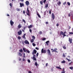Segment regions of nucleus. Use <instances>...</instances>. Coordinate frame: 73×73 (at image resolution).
Returning a JSON list of instances; mask_svg holds the SVG:
<instances>
[{"label":"nucleus","mask_w":73,"mask_h":73,"mask_svg":"<svg viewBox=\"0 0 73 73\" xmlns=\"http://www.w3.org/2000/svg\"><path fill=\"white\" fill-rule=\"evenodd\" d=\"M40 3L41 5H42V4L43 3V2L42 1H40Z\"/></svg>","instance_id":"2f4dec72"},{"label":"nucleus","mask_w":73,"mask_h":73,"mask_svg":"<svg viewBox=\"0 0 73 73\" xmlns=\"http://www.w3.org/2000/svg\"><path fill=\"white\" fill-rule=\"evenodd\" d=\"M29 73H32V72L31 71H29Z\"/></svg>","instance_id":"0e129e2a"},{"label":"nucleus","mask_w":73,"mask_h":73,"mask_svg":"<svg viewBox=\"0 0 73 73\" xmlns=\"http://www.w3.org/2000/svg\"><path fill=\"white\" fill-rule=\"evenodd\" d=\"M65 70H64V68H63V70H62V72H61V73H65Z\"/></svg>","instance_id":"5701e85b"},{"label":"nucleus","mask_w":73,"mask_h":73,"mask_svg":"<svg viewBox=\"0 0 73 73\" xmlns=\"http://www.w3.org/2000/svg\"><path fill=\"white\" fill-rule=\"evenodd\" d=\"M18 40H20L21 39V37L18 36Z\"/></svg>","instance_id":"c9c22d12"},{"label":"nucleus","mask_w":73,"mask_h":73,"mask_svg":"<svg viewBox=\"0 0 73 73\" xmlns=\"http://www.w3.org/2000/svg\"><path fill=\"white\" fill-rule=\"evenodd\" d=\"M46 11L44 12V15H46Z\"/></svg>","instance_id":"680f3d73"},{"label":"nucleus","mask_w":73,"mask_h":73,"mask_svg":"<svg viewBox=\"0 0 73 73\" xmlns=\"http://www.w3.org/2000/svg\"><path fill=\"white\" fill-rule=\"evenodd\" d=\"M26 51L28 53H30V51H29V50H26Z\"/></svg>","instance_id":"cd10ccee"},{"label":"nucleus","mask_w":73,"mask_h":73,"mask_svg":"<svg viewBox=\"0 0 73 73\" xmlns=\"http://www.w3.org/2000/svg\"><path fill=\"white\" fill-rule=\"evenodd\" d=\"M27 15H28V16H30V15H29V13H27Z\"/></svg>","instance_id":"37998d69"},{"label":"nucleus","mask_w":73,"mask_h":73,"mask_svg":"<svg viewBox=\"0 0 73 73\" xmlns=\"http://www.w3.org/2000/svg\"><path fill=\"white\" fill-rule=\"evenodd\" d=\"M56 50H57V49L56 48H54V50H53L52 51V52H56Z\"/></svg>","instance_id":"ddd939ff"},{"label":"nucleus","mask_w":73,"mask_h":73,"mask_svg":"<svg viewBox=\"0 0 73 73\" xmlns=\"http://www.w3.org/2000/svg\"><path fill=\"white\" fill-rule=\"evenodd\" d=\"M46 24H49V23L48 22H46Z\"/></svg>","instance_id":"052dcab7"},{"label":"nucleus","mask_w":73,"mask_h":73,"mask_svg":"<svg viewBox=\"0 0 73 73\" xmlns=\"http://www.w3.org/2000/svg\"><path fill=\"white\" fill-rule=\"evenodd\" d=\"M42 32L41 31H40L39 32V34H40V35H41V34H42Z\"/></svg>","instance_id":"13d9d810"},{"label":"nucleus","mask_w":73,"mask_h":73,"mask_svg":"<svg viewBox=\"0 0 73 73\" xmlns=\"http://www.w3.org/2000/svg\"><path fill=\"white\" fill-rule=\"evenodd\" d=\"M22 44H23V45H24V41H22Z\"/></svg>","instance_id":"c03bdc74"},{"label":"nucleus","mask_w":73,"mask_h":73,"mask_svg":"<svg viewBox=\"0 0 73 73\" xmlns=\"http://www.w3.org/2000/svg\"><path fill=\"white\" fill-rule=\"evenodd\" d=\"M66 2H65L63 3V5H65V4H66Z\"/></svg>","instance_id":"de8ad7c7"},{"label":"nucleus","mask_w":73,"mask_h":73,"mask_svg":"<svg viewBox=\"0 0 73 73\" xmlns=\"http://www.w3.org/2000/svg\"><path fill=\"white\" fill-rule=\"evenodd\" d=\"M34 40H35L33 39H32L31 41V42H34Z\"/></svg>","instance_id":"4be33fe9"},{"label":"nucleus","mask_w":73,"mask_h":73,"mask_svg":"<svg viewBox=\"0 0 73 73\" xmlns=\"http://www.w3.org/2000/svg\"><path fill=\"white\" fill-rule=\"evenodd\" d=\"M59 25L57 23V24H56V26L57 27Z\"/></svg>","instance_id":"338daca9"},{"label":"nucleus","mask_w":73,"mask_h":73,"mask_svg":"<svg viewBox=\"0 0 73 73\" xmlns=\"http://www.w3.org/2000/svg\"><path fill=\"white\" fill-rule=\"evenodd\" d=\"M23 50L24 52H26V50H25V48H23Z\"/></svg>","instance_id":"b1692460"},{"label":"nucleus","mask_w":73,"mask_h":73,"mask_svg":"<svg viewBox=\"0 0 73 73\" xmlns=\"http://www.w3.org/2000/svg\"><path fill=\"white\" fill-rule=\"evenodd\" d=\"M24 43L25 44H29V42H28V41L27 40H26L24 41Z\"/></svg>","instance_id":"0eeeda50"},{"label":"nucleus","mask_w":73,"mask_h":73,"mask_svg":"<svg viewBox=\"0 0 73 73\" xmlns=\"http://www.w3.org/2000/svg\"><path fill=\"white\" fill-rule=\"evenodd\" d=\"M66 59L68 60V61H70V60H69V59H68L67 58H66Z\"/></svg>","instance_id":"603ef678"},{"label":"nucleus","mask_w":73,"mask_h":73,"mask_svg":"<svg viewBox=\"0 0 73 73\" xmlns=\"http://www.w3.org/2000/svg\"><path fill=\"white\" fill-rule=\"evenodd\" d=\"M23 13L24 14H25V11L24 10L23 11Z\"/></svg>","instance_id":"6e6d98bb"},{"label":"nucleus","mask_w":73,"mask_h":73,"mask_svg":"<svg viewBox=\"0 0 73 73\" xmlns=\"http://www.w3.org/2000/svg\"><path fill=\"white\" fill-rule=\"evenodd\" d=\"M10 7H12V3H10Z\"/></svg>","instance_id":"e433bc0d"},{"label":"nucleus","mask_w":73,"mask_h":73,"mask_svg":"<svg viewBox=\"0 0 73 73\" xmlns=\"http://www.w3.org/2000/svg\"><path fill=\"white\" fill-rule=\"evenodd\" d=\"M32 44L33 46H36V44H35V43H33Z\"/></svg>","instance_id":"a878e982"},{"label":"nucleus","mask_w":73,"mask_h":73,"mask_svg":"<svg viewBox=\"0 0 73 73\" xmlns=\"http://www.w3.org/2000/svg\"><path fill=\"white\" fill-rule=\"evenodd\" d=\"M56 68L57 69H62V68H61L60 67H58V66H56Z\"/></svg>","instance_id":"4468645a"},{"label":"nucleus","mask_w":73,"mask_h":73,"mask_svg":"<svg viewBox=\"0 0 73 73\" xmlns=\"http://www.w3.org/2000/svg\"><path fill=\"white\" fill-rule=\"evenodd\" d=\"M69 68L70 69H71V70H73V67H70Z\"/></svg>","instance_id":"c85d7f7f"},{"label":"nucleus","mask_w":73,"mask_h":73,"mask_svg":"<svg viewBox=\"0 0 73 73\" xmlns=\"http://www.w3.org/2000/svg\"><path fill=\"white\" fill-rule=\"evenodd\" d=\"M41 53H46V50H44V48H42L41 50Z\"/></svg>","instance_id":"f03ea898"},{"label":"nucleus","mask_w":73,"mask_h":73,"mask_svg":"<svg viewBox=\"0 0 73 73\" xmlns=\"http://www.w3.org/2000/svg\"><path fill=\"white\" fill-rule=\"evenodd\" d=\"M63 35V36H63V37H64V36H66V35H65V34H64V35Z\"/></svg>","instance_id":"bf43d9fd"},{"label":"nucleus","mask_w":73,"mask_h":73,"mask_svg":"<svg viewBox=\"0 0 73 73\" xmlns=\"http://www.w3.org/2000/svg\"><path fill=\"white\" fill-rule=\"evenodd\" d=\"M62 56H63V57H66L65 55V54H64V53H63V54Z\"/></svg>","instance_id":"473e14b6"},{"label":"nucleus","mask_w":73,"mask_h":73,"mask_svg":"<svg viewBox=\"0 0 73 73\" xmlns=\"http://www.w3.org/2000/svg\"><path fill=\"white\" fill-rule=\"evenodd\" d=\"M19 56H22V54H21V53L20 52H19Z\"/></svg>","instance_id":"aec40b11"},{"label":"nucleus","mask_w":73,"mask_h":73,"mask_svg":"<svg viewBox=\"0 0 73 73\" xmlns=\"http://www.w3.org/2000/svg\"><path fill=\"white\" fill-rule=\"evenodd\" d=\"M46 66H48V63H46Z\"/></svg>","instance_id":"774afa93"},{"label":"nucleus","mask_w":73,"mask_h":73,"mask_svg":"<svg viewBox=\"0 0 73 73\" xmlns=\"http://www.w3.org/2000/svg\"><path fill=\"white\" fill-rule=\"evenodd\" d=\"M32 27H33V25H31L29 26L28 27L29 28H31Z\"/></svg>","instance_id":"2eb2a0df"},{"label":"nucleus","mask_w":73,"mask_h":73,"mask_svg":"<svg viewBox=\"0 0 73 73\" xmlns=\"http://www.w3.org/2000/svg\"><path fill=\"white\" fill-rule=\"evenodd\" d=\"M23 38H25V36H24V35L23 36Z\"/></svg>","instance_id":"4d7b16f0"},{"label":"nucleus","mask_w":73,"mask_h":73,"mask_svg":"<svg viewBox=\"0 0 73 73\" xmlns=\"http://www.w3.org/2000/svg\"><path fill=\"white\" fill-rule=\"evenodd\" d=\"M52 20H54V18H55V17H54V14L53 13H52Z\"/></svg>","instance_id":"423d86ee"},{"label":"nucleus","mask_w":73,"mask_h":73,"mask_svg":"<svg viewBox=\"0 0 73 73\" xmlns=\"http://www.w3.org/2000/svg\"><path fill=\"white\" fill-rule=\"evenodd\" d=\"M66 33V31H65V32H64V35H65V34Z\"/></svg>","instance_id":"e2e57ef3"},{"label":"nucleus","mask_w":73,"mask_h":73,"mask_svg":"<svg viewBox=\"0 0 73 73\" xmlns=\"http://www.w3.org/2000/svg\"><path fill=\"white\" fill-rule=\"evenodd\" d=\"M10 23L11 26H13V25L14 24V22H13L12 20H11L10 21Z\"/></svg>","instance_id":"20e7f679"},{"label":"nucleus","mask_w":73,"mask_h":73,"mask_svg":"<svg viewBox=\"0 0 73 73\" xmlns=\"http://www.w3.org/2000/svg\"><path fill=\"white\" fill-rule=\"evenodd\" d=\"M20 7H24V3H20Z\"/></svg>","instance_id":"1a4fd4ad"},{"label":"nucleus","mask_w":73,"mask_h":73,"mask_svg":"<svg viewBox=\"0 0 73 73\" xmlns=\"http://www.w3.org/2000/svg\"><path fill=\"white\" fill-rule=\"evenodd\" d=\"M67 4L68 5H70V3L69 2H67Z\"/></svg>","instance_id":"ea45409f"},{"label":"nucleus","mask_w":73,"mask_h":73,"mask_svg":"<svg viewBox=\"0 0 73 73\" xmlns=\"http://www.w3.org/2000/svg\"><path fill=\"white\" fill-rule=\"evenodd\" d=\"M22 27L21 25H20V24H19L18 26V28H19V29H20Z\"/></svg>","instance_id":"9b49d317"},{"label":"nucleus","mask_w":73,"mask_h":73,"mask_svg":"<svg viewBox=\"0 0 73 73\" xmlns=\"http://www.w3.org/2000/svg\"><path fill=\"white\" fill-rule=\"evenodd\" d=\"M35 56H36V57H38V52H37Z\"/></svg>","instance_id":"f704fd0d"},{"label":"nucleus","mask_w":73,"mask_h":73,"mask_svg":"<svg viewBox=\"0 0 73 73\" xmlns=\"http://www.w3.org/2000/svg\"><path fill=\"white\" fill-rule=\"evenodd\" d=\"M27 28V26H25L23 28V29L24 30H25V29H26Z\"/></svg>","instance_id":"49530a36"},{"label":"nucleus","mask_w":73,"mask_h":73,"mask_svg":"<svg viewBox=\"0 0 73 73\" xmlns=\"http://www.w3.org/2000/svg\"><path fill=\"white\" fill-rule=\"evenodd\" d=\"M69 33L70 34V35H72V34H73V33L72 32H70Z\"/></svg>","instance_id":"864d4df0"},{"label":"nucleus","mask_w":73,"mask_h":73,"mask_svg":"<svg viewBox=\"0 0 73 73\" xmlns=\"http://www.w3.org/2000/svg\"><path fill=\"white\" fill-rule=\"evenodd\" d=\"M63 48L64 49H66V46H65V45L64 46H63Z\"/></svg>","instance_id":"412c9836"},{"label":"nucleus","mask_w":73,"mask_h":73,"mask_svg":"<svg viewBox=\"0 0 73 73\" xmlns=\"http://www.w3.org/2000/svg\"><path fill=\"white\" fill-rule=\"evenodd\" d=\"M32 37L33 38V39H33L35 40V37L34 36H32Z\"/></svg>","instance_id":"7c9ffc66"},{"label":"nucleus","mask_w":73,"mask_h":73,"mask_svg":"<svg viewBox=\"0 0 73 73\" xmlns=\"http://www.w3.org/2000/svg\"><path fill=\"white\" fill-rule=\"evenodd\" d=\"M25 61V59L24 58L23 59V61Z\"/></svg>","instance_id":"a18cd8bd"},{"label":"nucleus","mask_w":73,"mask_h":73,"mask_svg":"<svg viewBox=\"0 0 73 73\" xmlns=\"http://www.w3.org/2000/svg\"><path fill=\"white\" fill-rule=\"evenodd\" d=\"M22 21L23 23H26V22H25V21L24 20V19H23Z\"/></svg>","instance_id":"72a5a7b5"},{"label":"nucleus","mask_w":73,"mask_h":73,"mask_svg":"<svg viewBox=\"0 0 73 73\" xmlns=\"http://www.w3.org/2000/svg\"><path fill=\"white\" fill-rule=\"evenodd\" d=\"M35 65H36V66H37V65H38V64H37V62H35Z\"/></svg>","instance_id":"393cba45"},{"label":"nucleus","mask_w":73,"mask_h":73,"mask_svg":"<svg viewBox=\"0 0 73 73\" xmlns=\"http://www.w3.org/2000/svg\"><path fill=\"white\" fill-rule=\"evenodd\" d=\"M25 4L28 6L29 5V1H27L25 2Z\"/></svg>","instance_id":"6e6552de"},{"label":"nucleus","mask_w":73,"mask_h":73,"mask_svg":"<svg viewBox=\"0 0 73 73\" xmlns=\"http://www.w3.org/2000/svg\"><path fill=\"white\" fill-rule=\"evenodd\" d=\"M48 4L47 3L45 6V8H48Z\"/></svg>","instance_id":"f3484780"},{"label":"nucleus","mask_w":73,"mask_h":73,"mask_svg":"<svg viewBox=\"0 0 73 73\" xmlns=\"http://www.w3.org/2000/svg\"><path fill=\"white\" fill-rule=\"evenodd\" d=\"M49 14H50H50H51V11H50V10H49Z\"/></svg>","instance_id":"5fc2aeb1"},{"label":"nucleus","mask_w":73,"mask_h":73,"mask_svg":"<svg viewBox=\"0 0 73 73\" xmlns=\"http://www.w3.org/2000/svg\"><path fill=\"white\" fill-rule=\"evenodd\" d=\"M27 11L28 12V13H30L29 11V9H28V8H27Z\"/></svg>","instance_id":"c756f323"},{"label":"nucleus","mask_w":73,"mask_h":73,"mask_svg":"<svg viewBox=\"0 0 73 73\" xmlns=\"http://www.w3.org/2000/svg\"><path fill=\"white\" fill-rule=\"evenodd\" d=\"M29 31L30 32V33H32V30H31V29H29Z\"/></svg>","instance_id":"8fccbe9b"},{"label":"nucleus","mask_w":73,"mask_h":73,"mask_svg":"<svg viewBox=\"0 0 73 73\" xmlns=\"http://www.w3.org/2000/svg\"><path fill=\"white\" fill-rule=\"evenodd\" d=\"M37 50H39V48H38V47H36L35 48Z\"/></svg>","instance_id":"3c124183"},{"label":"nucleus","mask_w":73,"mask_h":73,"mask_svg":"<svg viewBox=\"0 0 73 73\" xmlns=\"http://www.w3.org/2000/svg\"><path fill=\"white\" fill-rule=\"evenodd\" d=\"M27 61L29 62V63H30V62H31V60H30L29 59Z\"/></svg>","instance_id":"58836bf2"},{"label":"nucleus","mask_w":73,"mask_h":73,"mask_svg":"<svg viewBox=\"0 0 73 73\" xmlns=\"http://www.w3.org/2000/svg\"><path fill=\"white\" fill-rule=\"evenodd\" d=\"M69 41L70 42V43H72V39L71 38H69Z\"/></svg>","instance_id":"9d476101"},{"label":"nucleus","mask_w":73,"mask_h":73,"mask_svg":"<svg viewBox=\"0 0 73 73\" xmlns=\"http://www.w3.org/2000/svg\"><path fill=\"white\" fill-rule=\"evenodd\" d=\"M64 35V33H63V32L62 31H61L60 32V36L61 35Z\"/></svg>","instance_id":"a211bd4d"},{"label":"nucleus","mask_w":73,"mask_h":73,"mask_svg":"<svg viewBox=\"0 0 73 73\" xmlns=\"http://www.w3.org/2000/svg\"><path fill=\"white\" fill-rule=\"evenodd\" d=\"M61 4V2L60 1H58V3H57V4L58 5H60Z\"/></svg>","instance_id":"f8f14e48"},{"label":"nucleus","mask_w":73,"mask_h":73,"mask_svg":"<svg viewBox=\"0 0 73 73\" xmlns=\"http://www.w3.org/2000/svg\"><path fill=\"white\" fill-rule=\"evenodd\" d=\"M37 15L38 16V17H39V18H41V16H40V14H38V13H37Z\"/></svg>","instance_id":"dca6fc26"},{"label":"nucleus","mask_w":73,"mask_h":73,"mask_svg":"<svg viewBox=\"0 0 73 73\" xmlns=\"http://www.w3.org/2000/svg\"><path fill=\"white\" fill-rule=\"evenodd\" d=\"M42 40H43V41H44V40H46V38H42Z\"/></svg>","instance_id":"a19ab883"},{"label":"nucleus","mask_w":73,"mask_h":73,"mask_svg":"<svg viewBox=\"0 0 73 73\" xmlns=\"http://www.w3.org/2000/svg\"><path fill=\"white\" fill-rule=\"evenodd\" d=\"M61 63L63 64V63H64H64H65V60H63V61L61 62Z\"/></svg>","instance_id":"bb28decb"},{"label":"nucleus","mask_w":73,"mask_h":73,"mask_svg":"<svg viewBox=\"0 0 73 73\" xmlns=\"http://www.w3.org/2000/svg\"><path fill=\"white\" fill-rule=\"evenodd\" d=\"M49 42V41H47L46 42V44H48Z\"/></svg>","instance_id":"4c0bfd02"},{"label":"nucleus","mask_w":73,"mask_h":73,"mask_svg":"<svg viewBox=\"0 0 73 73\" xmlns=\"http://www.w3.org/2000/svg\"><path fill=\"white\" fill-rule=\"evenodd\" d=\"M17 11H20V9L19 8H17Z\"/></svg>","instance_id":"79ce46f5"},{"label":"nucleus","mask_w":73,"mask_h":73,"mask_svg":"<svg viewBox=\"0 0 73 73\" xmlns=\"http://www.w3.org/2000/svg\"><path fill=\"white\" fill-rule=\"evenodd\" d=\"M36 53H37V50H34L33 51L32 53V54L33 55V60L35 61H36V58L35 57L36 56H35V54H36Z\"/></svg>","instance_id":"f257e3e1"},{"label":"nucleus","mask_w":73,"mask_h":73,"mask_svg":"<svg viewBox=\"0 0 73 73\" xmlns=\"http://www.w3.org/2000/svg\"><path fill=\"white\" fill-rule=\"evenodd\" d=\"M20 1L22 2H24V0H20Z\"/></svg>","instance_id":"69168bd1"},{"label":"nucleus","mask_w":73,"mask_h":73,"mask_svg":"<svg viewBox=\"0 0 73 73\" xmlns=\"http://www.w3.org/2000/svg\"><path fill=\"white\" fill-rule=\"evenodd\" d=\"M47 52L48 55H51V53L50 52V51L49 49L47 50Z\"/></svg>","instance_id":"7ed1b4c3"},{"label":"nucleus","mask_w":73,"mask_h":73,"mask_svg":"<svg viewBox=\"0 0 73 73\" xmlns=\"http://www.w3.org/2000/svg\"><path fill=\"white\" fill-rule=\"evenodd\" d=\"M18 35H21L22 34V31L20 30L18 32Z\"/></svg>","instance_id":"39448f33"},{"label":"nucleus","mask_w":73,"mask_h":73,"mask_svg":"<svg viewBox=\"0 0 73 73\" xmlns=\"http://www.w3.org/2000/svg\"><path fill=\"white\" fill-rule=\"evenodd\" d=\"M19 52H20L21 53H22L23 52V50L22 49H21L20 50H19Z\"/></svg>","instance_id":"6ab92c4d"},{"label":"nucleus","mask_w":73,"mask_h":73,"mask_svg":"<svg viewBox=\"0 0 73 73\" xmlns=\"http://www.w3.org/2000/svg\"><path fill=\"white\" fill-rule=\"evenodd\" d=\"M46 1V0H44L43 1V3H45Z\"/></svg>","instance_id":"09e8293b"}]
</instances>
